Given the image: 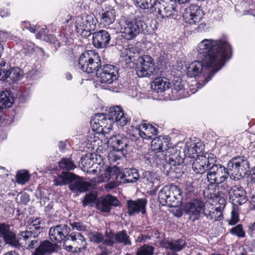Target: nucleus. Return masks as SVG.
I'll return each instance as SVG.
<instances>
[{
    "label": "nucleus",
    "instance_id": "nucleus-21",
    "mask_svg": "<svg viewBox=\"0 0 255 255\" xmlns=\"http://www.w3.org/2000/svg\"><path fill=\"white\" fill-rule=\"evenodd\" d=\"M229 199L234 206H239L248 201L246 191L240 186H234L231 188Z\"/></svg>",
    "mask_w": 255,
    "mask_h": 255
},
{
    "label": "nucleus",
    "instance_id": "nucleus-43",
    "mask_svg": "<svg viewBox=\"0 0 255 255\" xmlns=\"http://www.w3.org/2000/svg\"><path fill=\"white\" fill-rule=\"evenodd\" d=\"M8 80V65L2 60L0 59V81Z\"/></svg>",
    "mask_w": 255,
    "mask_h": 255
},
{
    "label": "nucleus",
    "instance_id": "nucleus-30",
    "mask_svg": "<svg viewBox=\"0 0 255 255\" xmlns=\"http://www.w3.org/2000/svg\"><path fill=\"white\" fill-rule=\"evenodd\" d=\"M228 177L222 176L219 178L218 181L215 184L217 192L215 195L219 196H230L231 188L228 184L226 182Z\"/></svg>",
    "mask_w": 255,
    "mask_h": 255
},
{
    "label": "nucleus",
    "instance_id": "nucleus-26",
    "mask_svg": "<svg viewBox=\"0 0 255 255\" xmlns=\"http://www.w3.org/2000/svg\"><path fill=\"white\" fill-rule=\"evenodd\" d=\"M76 30L96 28V23L93 15L83 14L76 17L75 22Z\"/></svg>",
    "mask_w": 255,
    "mask_h": 255
},
{
    "label": "nucleus",
    "instance_id": "nucleus-49",
    "mask_svg": "<svg viewBox=\"0 0 255 255\" xmlns=\"http://www.w3.org/2000/svg\"><path fill=\"white\" fill-rule=\"evenodd\" d=\"M154 248L152 246L144 245L136 252V255H153Z\"/></svg>",
    "mask_w": 255,
    "mask_h": 255
},
{
    "label": "nucleus",
    "instance_id": "nucleus-2",
    "mask_svg": "<svg viewBox=\"0 0 255 255\" xmlns=\"http://www.w3.org/2000/svg\"><path fill=\"white\" fill-rule=\"evenodd\" d=\"M138 6L143 9H154L158 17L176 19L178 11L176 4L172 0H136Z\"/></svg>",
    "mask_w": 255,
    "mask_h": 255
},
{
    "label": "nucleus",
    "instance_id": "nucleus-33",
    "mask_svg": "<svg viewBox=\"0 0 255 255\" xmlns=\"http://www.w3.org/2000/svg\"><path fill=\"white\" fill-rule=\"evenodd\" d=\"M204 149V145L201 142H194L191 143L188 146L186 154L188 157L196 159L199 156L203 154L202 152Z\"/></svg>",
    "mask_w": 255,
    "mask_h": 255
},
{
    "label": "nucleus",
    "instance_id": "nucleus-54",
    "mask_svg": "<svg viewBox=\"0 0 255 255\" xmlns=\"http://www.w3.org/2000/svg\"><path fill=\"white\" fill-rule=\"evenodd\" d=\"M102 124H100V132L102 131L104 128L111 129L113 124L108 114H105V118L102 120Z\"/></svg>",
    "mask_w": 255,
    "mask_h": 255
},
{
    "label": "nucleus",
    "instance_id": "nucleus-23",
    "mask_svg": "<svg viewBox=\"0 0 255 255\" xmlns=\"http://www.w3.org/2000/svg\"><path fill=\"white\" fill-rule=\"evenodd\" d=\"M108 115L113 124L116 123L117 125L122 127L126 126L128 121L125 117L123 109L119 106L111 107Z\"/></svg>",
    "mask_w": 255,
    "mask_h": 255
},
{
    "label": "nucleus",
    "instance_id": "nucleus-15",
    "mask_svg": "<svg viewBox=\"0 0 255 255\" xmlns=\"http://www.w3.org/2000/svg\"><path fill=\"white\" fill-rule=\"evenodd\" d=\"M205 206L204 202L200 199L193 198L190 199L183 205V210L190 218L193 217L194 221L199 219L200 214Z\"/></svg>",
    "mask_w": 255,
    "mask_h": 255
},
{
    "label": "nucleus",
    "instance_id": "nucleus-46",
    "mask_svg": "<svg viewBox=\"0 0 255 255\" xmlns=\"http://www.w3.org/2000/svg\"><path fill=\"white\" fill-rule=\"evenodd\" d=\"M105 236L106 239H104L103 244L108 246H112L115 244V240L116 237V234L114 233L112 230H110L109 232L106 231Z\"/></svg>",
    "mask_w": 255,
    "mask_h": 255
},
{
    "label": "nucleus",
    "instance_id": "nucleus-55",
    "mask_svg": "<svg viewBox=\"0 0 255 255\" xmlns=\"http://www.w3.org/2000/svg\"><path fill=\"white\" fill-rule=\"evenodd\" d=\"M23 52L25 55H30L34 52V44L31 42L27 41L23 45Z\"/></svg>",
    "mask_w": 255,
    "mask_h": 255
},
{
    "label": "nucleus",
    "instance_id": "nucleus-11",
    "mask_svg": "<svg viewBox=\"0 0 255 255\" xmlns=\"http://www.w3.org/2000/svg\"><path fill=\"white\" fill-rule=\"evenodd\" d=\"M37 238H33L27 243V249H35L32 255H49L56 251L57 248V244L48 240L39 241Z\"/></svg>",
    "mask_w": 255,
    "mask_h": 255
},
{
    "label": "nucleus",
    "instance_id": "nucleus-9",
    "mask_svg": "<svg viewBox=\"0 0 255 255\" xmlns=\"http://www.w3.org/2000/svg\"><path fill=\"white\" fill-rule=\"evenodd\" d=\"M158 200L162 205L176 207L180 203L181 192L176 186H165L158 192Z\"/></svg>",
    "mask_w": 255,
    "mask_h": 255
},
{
    "label": "nucleus",
    "instance_id": "nucleus-28",
    "mask_svg": "<svg viewBox=\"0 0 255 255\" xmlns=\"http://www.w3.org/2000/svg\"><path fill=\"white\" fill-rule=\"evenodd\" d=\"M160 245L165 249H170L174 252H179L186 246L185 240L183 239L166 240L160 242Z\"/></svg>",
    "mask_w": 255,
    "mask_h": 255
},
{
    "label": "nucleus",
    "instance_id": "nucleus-60",
    "mask_svg": "<svg viewBox=\"0 0 255 255\" xmlns=\"http://www.w3.org/2000/svg\"><path fill=\"white\" fill-rule=\"evenodd\" d=\"M95 28H83L81 29H76V32L80 34L83 37H87L92 34L93 33H92V30H94Z\"/></svg>",
    "mask_w": 255,
    "mask_h": 255
},
{
    "label": "nucleus",
    "instance_id": "nucleus-51",
    "mask_svg": "<svg viewBox=\"0 0 255 255\" xmlns=\"http://www.w3.org/2000/svg\"><path fill=\"white\" fill-rule=\"evenodd\" d=\"M230 233L232 235L239 238H244L245 237V232L244 231L243 226L241 224L231 228L230 230Z\"/></svg>",
    "mask_w": 255,
    "mask_h": 255
},
{
    "label": "nucleus",
    "instance_id": "nucleus-5",
    "mask_svg": "<svg viewBox=\"0 0 255 255\" xmlns=\"http://www.w3.org/2000/svg\"><path fill=\"white\" fill-rule=\"evenodd\" d=\"M102 66L99 54L94 50H88L80 55L75 67L88 74L95 73L97 75Z\"/></svg>",
    "mask_w": 255,
    "mask_h": 255
},
{
    "label": "nucleus",
    "instance_id": "nucleus-29",
    "mask_svg": "<svg viewBox=\"0 0 255 255\" xmlns=\"http://www.w3.org/2000/svg\"><path fill=\"white\" fill-rule=\"evenodd\" d=\"M178 152L177 151L172 153L168 157L166 160L164 161L162 164V172L166 176H174L173 175V167L176 164V160L178 156Z\"/></svg>",
    "mask_w": 255,
    "mask_h": 255
},
{
    "label": "nucleus",
    "instance_id": "nucleus-12",
    "mask_svg": "<svg viewBox=\"0 0 255 255\" xmlns=\"http://www.w3.org/2000/svg\"><path fill=\"white\" fill-rule=\"evenodd\" d=\"M217 157L212 153L199 155L193 162L192 168L196 174H203L217 165Z\"/></svg>",
    "mask_w": 255,
    "mask_h": 255
},
{
    "label": "nucleus",
    "instance_id": "nucleus-17",
    "mask_svg": "<svg viewBox=\"0 0 255 255\" xmlns=\"http://www.w3.org/2000/svg\"><path fill=\"white\" fill-rule=\"evenodd\" d=\"M203 11L197 5L192 4L185 9L183 17L186 23L195 24L203 18Z\"/></svg>",
    "mask_w": 255,
    "mask_h": 255
},
{
    "label": "nucleus",
    "instance_id": "nucleus-57",
    "mask_svg": "<svg viewBox=\"0 0 255 255\" xmlns=\"http://www.w3.org/2000/svg\"><path fill=\"white\" fill-rule=\"evenodd\" d=\"M215 197H216V200H218V202L220 206L216 208L219 211H221V210L224 209L226 205V199L227 196H219L217 195H215Z\"/></svg>",
    "mask_w": 255,
    "mask_h": 255
},
{
    "label": "nucleus",
    "instance_id": "nucleus-32",
    "mask_svg": "<svg viewBox=\"0 0 255 255\" xmlns=\"http://www.w3.org/2000/svg\"><path fill=\"white\" fill-rule=\"evenodd\" d=\"M151 151L169 150L168 138L164 136L154 137L151 141Z\"/></svg>",
    "mask_w": 255,
    "mask_h": 255
},
{
    "label": "nucleus",
    "instance_id": "nucleus-41",
    "mask_svg": "<svg viewBox=\"0 0 255 255\" xmlns=\"http://www.w3.org/2000/svg\"><path fill=\"white\" fill-rule=\"evenodd\" d=\"M104 113H98L94 115L90 121V124L93 130L98 132H100V124H102V120L105 118Z\"/></svg>",
    "mask_w": 255,
    "mask_h": 255
},
{
    "label": "nucleus",
    "instance_id": "nucleus-50",
    "mask_svg": "<svg viewBox=\"0 0 255 255\" xmlns=\"http://www.w3.org/2000/svg\"><path fill=\"white\" fill-rule=\"evenodd\" d=\"M140 178L143 179V182H145L146 184H151L152 185L153 184L154 180L156 179L153 173L149 171H143Z\"/></svg>",
    "mask_w": 255,
    "mask_h": 255
},
{
    "label": "nucleus",
    "instance_id": "nucleus-59",
    "mask_svg": "<svg viewBox=\"0 0 255 255\" xmlns=\"http://www.w3.org/2000/svg\"><path fill=\"white\" fill-rule=\"evenodd\" d=\"M239 221V214L234 209L231 212V218L229 221V224L231 226L236 225Z\"/></svg>",
    "mask_w": 255,
    "mask_h": 255
},
{
    "label": "nucleus",
    "instance_id": "nucleus-64",
    "mask_svg": "<svg viewBox=\"0 0 255 255\" xmlns=\"http://www.w3.org/2000/svg\"><path fill=\"white\" fill-rule=\"evenodd\" d=\"M30 198L29 195L26 193H23L20 195L19 202L23 205H27L29 202Z\"/></svg>",
    "mask_w": 255,
    "mask_h": 255
},
{
    "label": "nucleus",
    "instance_id": "nucleus-20",
    "mask_svg": "<svg viewBox=\"0 0 255 255\" xmlns=\"http://www.w3.org/2000/svg\"><path fill=\"white\" fill-rule=\"evenodd\" d=\"M0 239H2L5 244L11 247L18 245L13 229L9 224L5 223L0 224Z\"/></svg>",
    "mask_w": 255,
    "mask_h": 255
},
{
    "label": "nucleus",
    "instance_id": "nucleus-38",
    "mask_svg": "<svg viewBox=\"0 0 255 255\" xmlns=\"http://www.w3.org/2000/svg\"><path fill=\"white\" fill-rule=\"evenodd\" d=\"M58 165L60 170L65 172H69L76 167L73 161L70 158L67 157L62 158L58 162Z\"/></svg>",
    "mask_w": 255,
    "mask_h": 255
},
{
    "label": "nucleus",
    "instance_id": "nucleus-7",
    "mask_svg": "<svg viewBox=\"0 0 255 255\" xmlns=\"http://www.w3.org/2000/svg\"><path fill=\"white\" fill-rule=\"evenodd\" d=\"M120 24L122 36L127 40L135 38L146 27L145 23L140 18L131 20L124 18L120 21Z\"/></svg>",
    "mask_w": 255,
    "mask_h": 255
},
{
    "label": "nucleus",
    "instance_id": "nucleus-52",
    "mask_svg": "<svg viewBox=\"0 0 255 255\" xmlns=\"http://www.w3.org/2000/svg\"><path fill=\"white\" fill-rule=\"evenodd\" d=\"M142 128L144 129L148 135H150V139L153 138L158 133L157 129L151 125L147 124H142L141 125Z\"/></svg>",
    "mask_w": 255,
    "mask_h": 255
},
{
    "label": "nucleus",
    "instance_id": "nucleus-22",
    "mask_svg": "<svg viewBox=\"0 0 255 255\" xmlns=\"http://www.w3.org/2000/svg\"><path fill=\"white\" fill-rule=\"evenodd\" d=\"M147 201L145 198L137 199L136 200L131 199L127 201L128 214L130 216L141 213L146 214V207Z\"/></svg>",
    "mask_w": 255,
    "mask_h": 255
},
{
    "label": "nucleus",
    "instance_id": "nucleus-35",
    "mask_svg": "<svg viewBox=\"0 0 255 255\" xmlns=\"http://www.w3.org/2000/svg\"><path fill=\"white\" fill-rule=\"evenodd\" d=\"M36 233L33 232L32 231H29V230H26L20 232L17 235V237H16V240L17 241L18 245L16 246H13L15 248H19L21 245L20 242L24 241L26 244L33 238H36Z\"/></svg>",
    "mask_w": 255,
    "mask_h": 255
},
{
    "label": "nucleus",
    "instance_id": "nucleus-48",
    "mask_svg": "<svg viewBox=\"0 0 255 255\" xmlns=\"http://www.w3.org/2000/svg\"><path fill=\"white\" fill-rule=\"evenodd\" d=\"M97 199V196L94 193H90L86 194L82 201L83 206L85 207L89 205L93 206V203H94Z\"/></svg>",
    "mask_w": 255,
    "mask_h": 255
},
{
    "label": "nucleus",
    "instance_id": "nucleus-27",
    "mask_svg": "<svg viewBox=\"0 0 255 255\" xmlns=\"http://www.w3.org/2000/svg\"><path fill=\"white\" fill-rule=\"evenodd\" d=\"M119 177V179H121V183H134L139 179V175L135 168H126L122 170Z\"/></svg>",
    "mask_w": 255,
    "mask_h": 255
},
{
    "label": "nucleus",
    "instance_id": "nucleus-37",
    "mask_svg": "<svg viewBox=\"0 0 255 255\" xmlns=\"http://www.w3.org/2000/svg\"><path fill=\"white\" fill-rule=\"evenodd\" d=\"M23 75V72L18 67L8 68V80L9 83H15L21 79Z\"/></svg>",
    "mask_w": 255,
    "mask_h": 255
},
{
    "label": "nucleus",
    "instance_id": "nucleus-24",
    "mask_svg": "<svg viewBox=\"0 0 255 255\" xmlns=\"http://www.w3.org/2000/svg\"><path fill=\"white\" fill-rule=\"evenodd\" d=\"M172 153H174V149L172 148L169 150L151 151L145 155V158L150 163H155L156 164H162Z\"/></svg>",
    "mask_w": 255,
    "mask_h": 255
},
{
    "label": "nucleus",
    "instance_id": "nucleus-13",
    "mask_svg": "<svg viewBox=\"0 0 255 255\" xmlns=\"http://www.w3.org/2000/svg\"><path fill=\"white\" fill-rule=\"evenodd\" d=\"M154 60L148 55H143V58L138 59L135 71L138 77H149L155 71Z\"/></svg>",
    "mask_w": 255,
    "mask_h": 255
},
{
    "label": "nucleus",
    "instance_id": "nucleus-40",
    "mask_svg": "<svg viewBox=\"0 0 255 255\" xmlns=\"http://www.w3.org/2000/svg\"><path fill=\"white\" fill-rule=\"evenodd\" d=\"M115 244H121L124 246H130L131 244L129 237L125 230L119 231L116 234Z\"/></svg>",
    "mask_w": 255,
    "mask_h": 255
},
{
    "label": "nucleus",
    "instance_id": "nucleus-45",
    "mask_svg": "<svg viewBox=\"0 0 255 255\" xmlns=\"http://www.w3.org/2000/svg\"><path fill=\"white\" fill-rule=\"evenodd\" d=\"M81 163L85 168H91L93 167L94 161H93L92 153H88L83 156L81 158Z\"/></svg>",
    "mask_w": 255,
    "mask_h": 255
},
{
    "label": "nucleus",
    "instance_id": "nucleus-42",
    "mask_svg": "<svg viewBox=\"0 0 255 255\" xmlns=\"http://www.w3.org/2000/svg\"><path fill=\"white\" fill-rule=\"evenodd\" d=\"M178 156L175 160L176 164L172 167L173 175H174L173 177L179 176L184 172L183 170L184 158L180 156L179 151H178Z\"/></svg>",
    "mask_w": 255,
    "mask_h": 255
},
{
    "label": "nucleus",
    "instance_id": "nucleus-1",
    "mask_svg": "<svg viewBox=\"0 0 255 255\" xmlns=\"http://www.w3.org/2000/svg\"><path fill=\"white\" fill-rule=\"evenodd\" d=\"M197 51L198 57L206 64L221 67V69L232 55L231 46L222 40L204 39L198 44Z\"/></svg>",
    "mask_w": 255,
    "mask_h": 255
},
{
    "label": "nucleus",
    "instance_id": "nucleus-25",
    "mask_svg": "<svg viewBox=\"0 0 255 255\" xmlns=\"http://www.w3.org/2000/svg\"><path fill=\"white\" fill-rule=\"evenodd\" d=\"M119 205L120 202L118 199L110 195L99 200L96 203L98 210L104 213L110 212L111 206L117 207Z\"/></svg>",
    "mask_w": 255,
    "mask_h": 255
},
{
    "label": "nucleus",
    "instance_id": "nucleus-6",
    "mask_svg": "<svg viewBox=\"0 0 255 255\" xmlns=\"http://www.w3.org/2000/svg\"><path fill=\"white\" fill-rule=\"evenodd\" d=\"M220 69L221 67L215 65L208 66L202 60H196L191 62L187 68V74L191 78L202 75L205 77V83H207Z\"/></svg>",
    "mask_w": 255,
    "mask_h": 255
},
{
    "label": "nucleus",
    "instance_id": "nucleus-47",
    "mask_svg": "<svg viewBox=\"0 0 255 255\" xmlns=\"http://www.w3.org/2000/svg\"><path fill=\"white\" fill-rule=\"evenodd\" d=\"M89 240L91 242L100 243L103 242L104 236L103 234L98 232H90L88 234Z\"/></svg>",
    "mask_w": 255,
    "mask_h": 255
},
{
    "label": "nucleus",
    "instance_id": "nucleus-63",
    "mask_svg": "<svg viewBox=\"0 0 255 255\" xmlns=\"http://www.w3.org/2000/svg\"><path fill=\"white\" fill-rule=\"evenodd\" d=\"M48 31H47V29L46 26H44V27H41L38 31V33L36 34L35 37L37 39H41L44 37L45 35H47Z\"/></svg>",
    "mask_w": 255,
    "mask_h": 255
},
{
    "label": "nucleus",
    "instance_id": "nucleus-31",
    "mask_svg": "<svg viewBox=\"0 0 255 255\" xmlns=\"http://www.w3.org/2000/svg\"><path fill=\"white\" fill-rule=\"evenodd\" d=\"M170 83L169 80L165 77H158L154 79L151 85L152 90L157 93H162L168 89Z\"/></svg>",
    "mask_w": 255,
    "mask_h": 255
},
{
    "label": "nucleus",
    "instance_id": "nucleus-19",
    "mask_svg": "<svg viewBox=\"0 0 255 255\" xmlns=\"http://www.w3.org/2000/svg\"><path fill=\"white\" fill-rule=\"evenodd\" d=\"M206 172L208 181L211 185H214L218 181L219 178L222 176H229V174L227 167L221 164L218 163Z\"/></svg>",
    "mask_w": 255,
    "mask_h": 255
},
{
    "label": "nucleus",
    "instance_id": "nucleus-39",
    "mask_svg": "<svg viewBox=\"0 0 255 255\" xmlns=\"http://www.w3.org/2000/svg\"><path fill=\"white\" fill-rule=\"evenodd\" d=\"M142 50L138 46H132L128 49L127 54L128 58L132 62H138V59L143 58Z\"/></svg>",
    "mask_w": 255,
    "mask_h": 255
},
{
    "label": "nucleus",
    "instance_id": "nucleus-44",
    "mask_svg": "<svg viewBox=\"0 0 255 255\" xmlns=\"http://www.w3.org/2000/svg\"><path fill=\"white\" fill-rule=\"evenodd\" d=\"M16 178L18 183L24 184L29 180V173L25 170L18 171L16 174Z\"/></svg>",
    "mask_w": 255,
    "mask_h": 255
},
{
    "label": "nucleus",
    "instance_id": "nucleus-8",
    "mask_svg": "<svg viewBox=\"0 0 255 255\" xmlns=\"http://www.w3.org/2000/svg\"><path fill=\"white\" fill-rule=\"evenodd\" d=\"M63 249L67 252L73 254H80L86 251L87 243L81 233L72 232L62 240Z\"/></svg>",
    "mask_w": 255,
    "mask_h": 255
},
{
    "label": "nucleus",
    "instance_id": "nucleus-10",
    "mask_svg": "<svg viewBox=\"0 0 255 255\" xmlns=\"http://www.w3.org/2000/svg\"><path fill=\"white\" fill-rule=\"evenodd\" d=\"M226 167L231 178H239L246 175L250 169V163L246 156L238 155L231 158Z\"/></svg>",
    "mask_w": 255,
    "mask_h": 255
},
{
    "label": "nucleus",
    "instance_id": "nucleus-61",
    "mask_svg": "<svg viewBox=\"0 0 255 255\" xmlns=\"http://www.w3.org/2000/svg\"><path fill=\"white\" fill-rule=\"evenodd\" d=\"M43 228L40 225L36 224H29V230L32 231L36 233V238L38 237V235L42 231Z\"/></svg>",
    "mask_w": 255,
    "mask_h": 255
},
{
    "label": "nucleus",
    "instance_id": "nucleus-4",
    "mask_svg": "<svg viewBox=\"0 0 255 255\" xmlns=\"http://www.w3.org/2000/svg\"><path fill=\"white\" fill-rule=\"evenodd\" d=\"M54 185L62 186L68 184L69 188L74 193H82L88 190L90 183L71 172L62 171L54 176Z\"/></svg>",
    "mask_w": 255,
    "mask_h": 255
},
{
    "label": "nucleus",
    "instance_id": "nucleus-16",
    "mask_svg": "<svg viewBox=\"0 0 255 255\" xmlns=\"http://www.w3.org/2000/svg\"><path fill=\"white\" fill-rule=\"evenodd\" d=\"M92 43L98 49L106 48L113 46L110 33L106 30L101 29L92 33Z\"/></svg>",
    "mask_w": 255,
    "mask_h": 255
},
{
    "label": "nucleus",
    "instance_id": "nucleus-36",
    "mask_svg": "<svg viewBox=\"0 0 255 255\" xmlns=\"http://www.w3.org/2000/svg\"><path fill=\"white\" fill-rule=\"evenodd\" d=\"M122 171L116 166H109L105 171L104 176L107 179L112 178L119 183H121V179H119V175Z\"/></svg>",
    "mask_w": 255,
    "mask_h": 255
},
{
    "label": "nucleus",
    "instance_id": "nucleus-62",
    "mask_svg": "<svg viewBox=\"0 0 255 255\" xmlns=\"http://www.w3.org/2000/svg\"><path fill=\"white\" fill-rule=\"evenodd\" d=\"M127 137L131 141V146H133V143L139 140L138 132H134L132 134L126 135Z\"/></svg>",
    "mask_w": 255,
    "mask_h": 255
},
{
    "label": "nucleus",
    "instance_id": "nucleus-53",
    "mask_svg": "<svg viewBox=\"0 0 255 255\" xmlns=\"http://www.w3.org/2000/svg\"><path fill=\"white\" fill-rule=\"evenodd\" d=\"M211 209H207L206 207H203L202 211H203L204 215L210 220H216V216L215 215V212L218 211V209L216 208H214L212 206H210Z\"/></svg>",
    "mask_w": 255,
    "mask_h": 255
},
{
    "label": "nucleus",
    "instance_id": "nucleus-14",
    "mask_svg": "<svg viewBox=\"0 0 255 255\" xmlns=\"http://www.w3.org/2000/svg\"><path fill=\"white\" fill-rule=\"evenodd\" d=\"M109 142L113 150L121 152L123 156L127 154L131 147V141L123 134L113 135L110 138Z\"/></svg>",
    "mask_w": 255,
    "mask_h": 255
},
{
    "label": "nucleus",
    "instance_id": "nucleus-18",
    "mask_svg": "<svg viewBox=\"0 0 255 255\" xmlns=\"http://www.w3.org/2000/svg\"><path fill=\"white\" fill-rule=\"evenodd\" d=\"M70 232L71 228L67 224H59L50 228L49 235L52 242L61 243Z\"/></svg>",
    "mask_w": 255,
    "mask_h": 255
},
{
    "label": "nucleus",
    "instance_id": "nucleus-58",
    "mask_svg": "<svg viewBox=\"0 0 255 255\" xmlns=\"http://www.w3.org/2000/svg\"><path fill=\"white\" fill-rule=\"evenodd\" d=\"M183 90V85L181 83V79H179L175 81L172 86V92L174 93H177L180 92Z\"/></svg>",
    "mask_w": 255,
    "mask_h": 255
},
{
    "label": "nucleus",
    "instance_id": "nucleus-34",
    "mask_svg": "<svg viewBox=\"0 0 255 255\" xmlns=\"http://www.w3.org/2000/svg\"><path fill=\"white\" fill-rule=\"evenodd\" d=\"M100 14V22L104 26H108L114 23L116 18L115 10L110 8Z\"/></svg>",
    "mask_w": 255,
    "mask_h": 255
},
{
    "label": "nucleus",
    "instance_id": "nucleus-3",
    "mask_svg": "<svg viewBox=\"0 0 255 255\" xmlns=\"http://www.w3.org/2000/svg\"><path fill=\"white\" fill-rule=\"evenodd\" d=\"M96 76L100 83L105 84L103 86L104 89L118 93L123 89V85L118 80L117 68L112 65L103 64Z\"/></svg>",
    "mask_w": 255,
    "mask_h": 255
},
{
    "label": "nucleus",
    "instance_id": "nucleus-56",
    "mask_svg": "<svg viewBox=\"0 0 255 255\" xmlns=\"http://www.w3.org/2000/svg\"><path fill=\"white\" fill-rule=\"evenodd\" d=\"M70 225L73 230L78 231H85L87 230V227L82 222H74L70 223Z\"/></svg>",
    "mask_w": 255,
    "mask_h": 255
}]
</instances>
